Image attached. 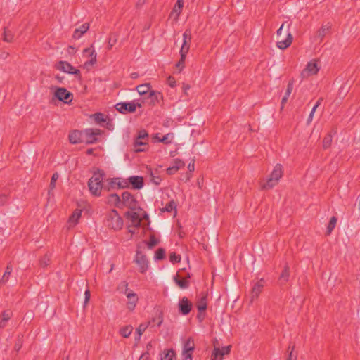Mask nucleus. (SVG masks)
<instances>
[{
	"label": "nucleus",
	"mask_w": 360,
	"mask_h": 360,
	"mask_svg": "<svg viewBox=\"0 0 360 360\" xmlns=\"http://www.w3.org/2000/svg\"><path fill=\"white\" fill-rule=\"evenodd\" d=\"M290 27V24L285 21L276 32L277 36L280 38L276 44L277 47L280 49L284 50L287 49L293 41V37L289 32Z\"/></svg>",
	"instance_id": "1"
},
{
	"label": "nucleus",
	"mask_w": 360,
	"mask_h": 360,
	"mask_svg": "<svg viewBox=\"0 0 360 360\" xmlns=\"http://www.w3.org/2000/svg\"><path fill=\"white\" fill-rule=\"evenodd\" d=\"M105 176L103 170L98 169L93 174V176L88 181V187L90 192L95 196H100L102 189L104 190L103 179Z\"/></svg>",
	"instance_id": "2"
},
{
	"label": "nucleus",
	"mask_w": 360,
	"mask_h": 360,
	"mask_svg": "<svg viewBox=\"0 0 360 360\" xmlns=\"http://www.w3.org/2000/svg\"><path fill=\"white\" fill-rule=\"evenodd\" d=\"M283 176V167L281 164H276L271 172L266 184L262 186V189L267 190L275 186Z\"/></svg>",
	"instance_id": "3"
},
{
	"label": "nucleus",
	"mask_w": 360,
	"mask_h": 360,
	"mask_svg": "<svg viewBox=\"0 0 360 360\" xmlns=\"http://www.w3.org/2000/svg\"><path fill=\"white\" fill-rule=\"evenodd\" d=\"M107 223L108 226L114 230H120L123 226V219L115 209L108 213Z\"/></svg>",
	"instance_id": "4"
},
{
	"label": "nucleus",
	"mask_w": 360,
	"mask_h": 360,
	"mask_svg": "<svg viewBox=\"0 0 360 360\" xmlns=\"http://www.w3.org/2000/svg\"><path fill=\"white\" fill-rule=\"evenodd\" d=\"M122 207L125 206L131 210L142 211V209L138 207V201L135 197L129 191H124L122 194Z\"/></svg>",
	"instance_id": "5"
},
{
	"label": "nucleus",
	"mask_w": 360,
	"mask_h": 360,
	"mask_svg": "<svg viewBox=\"0 0 360 360\" xmlns=\"http://www.w3.org/2000/svg\"><path fill=\"white\" fill-rule=\"evenodd\" d=\"M56 90L53 99H57L64 103L69 104L73 99V94L64 87H55Z\"/></svg>",
	"instance_id": "6"
},
{
	"label": "nucleus",
	"mask_w": 360,
	"mask_h": 360,
	"mask_svg": "<svg viewBox=\"0 0 360 360\" xmlns=\"http://www.w3.org/2000/svg\"><path fill=\"white\" fill-rule=\"evenodd\" d=\"M141 107V103L135 102V101L131 102H120L115 105L116 110L122 114L133 113L137 108Z\"/></svg>",
	"instance_id": "7"
},
{
	"label": "nucleus",
	"mask_w": 360,
	"mask_h": 360,
	"mask_svg": "<svg viewBox=\"0 0 360 360\" xmlns=\"http://www.w3.org/2000/svg\"><path fill=\"white\" fill-rule=\"evenodd\" d=\"M116 187L119 189H124L129 188V185L127 183L126 179H122L121 178L118 177L112 178L109 179L108 184L105 185L104 191L109 192Z\"/></svg>",
	"instance_id": "8"
},
{
	"label": "nucleus",
	"mask_w": 360,
	"mask_h": 360,
	"mask_svg": "<svg viewBox=\"0 0 360 360\" xmlns=\"http://www.w3.org/2000/svg\"><path fill=\"white\" fill-rule=\"evenodd\" d=\"M103 133V131L99 129H86L84 130V140L87 144H92L98 141L97 136Z\"/></svg>",
	"instance_id": "9"
},
{
	"label": "nucleus",
	"mask_w": 360,
	"mask_h": 360,
	"mask_svg": "<svg viewBox=\"0 0 360 360\" xmlns=\"http://www.w3.org/2000/svg\"><path fill=\"white\" fill-rule=\"evenodd\" d=\"M124 217L131 222V226L139 229L141 226L142 218L139 212L136 210L127 211L124 213Z\"/></svg>",
	"instance_id": "10"
},
{
	"label": "nucleus",
	"mask_w": 360,
	"mask_h": 360,
	"mask_svg": "<svg viewBox=\"0 0 360 360\" xmlns=\"http://www.w3.org/2000/svg\"><path fill=\"white\" fill-rule=\"evenodd\" d=\"M318 64L316 60H313L309 61L306 68L301 72L300 77L302 79L307 78L311 75H316L319 70Z\"/></svg>",
	"instance_id": "11"
},
{
	"label": "nucleus",
	"mask_w": 360,
	"mask_h": 360,
	"mask_svg": "<svg viewBox=\"0 0 360 360\" xmlns=\"http://www.w3.org/2000/svg\"><path fill=\"white\" fill-rule=\"evenodd\" d=\"M135 262L139 266V271L144 274L148 268V261L146 256L142 252L137 251Z\"/></svg>",
	"instance_id": "12"
},
{
	"label": "nucleus",
	"mask_w": 360,
	"mask_h": 360,
	"mask_svg": "<svg viewBox=\"0 0 360 360\" xmlns=\"http://www.w3.org/2000/svg\"><path fill=\"white\" fill-rule=\"evenodd\" d=\"M132 146V150L135 153L146 152L148 149V141H146L143 139L138 140V139L134 138Z\"/></svg>",
	"instance_id": "13"
},
{
	"label": "nucleus",
	"mask_w": 360,
	"mask_h": 360,
	"mask_svg": "<svg viewBox=\"0 0 360 360\" xmlns=\"http://www.w3.org/2000/svg\"><path fill=\"white\" fill-rule=\"evenodd\" d=\"M231 345H228L226 347H222L221 348L214 347L212 355V360H222L223 356L226 354H229L231 352Z\"/></svg>",
	"instance_id": "14"
},
{
	"label": "nucleus",
	"mask_w": 360,
	"mask_h": 360,
	"mask_svg": "<svg viewBox=\"0 0 360 360\" xmlns=\"http://www.w3.org/2000/svg\"><path fill=\"white\" fill-rule=\"evenodd\" d=\"M126 180L129 186L131 185V188L135 190H140L144 186V179L143 176H131Z\"/></svg>",
	"instance_id": "15"
},
{
	"label": "nucleus",
	"mask_w": 360,
	"mask_h": 360,
	"mask_svg": "<svg viewBox=\"0 0 360 360\" xmlns=\"http://www.w3.org/2000/svg\"><path fill=\"white\" fill-rule=\"evenodd\" d=\"M183 44L180 49V53L187 54L191 43V31L189 29L185 30L183 34Z\"/></svg>",
	"instance_id": "16"
},
{
	"label": "nucleus",
	"mask_w": 360,
	"mask_h": 360,
	"mask_svg": "<svg viewBox=\"0 0 360 360\" xmlns=\"http://www.w3.org/2000/svg\"><path fill=\"white\" fill-rule=\"evenodd\" d=\"M179 311L182 315H188L192 309V302L184 297L179 302Z\"/></svg>",
	"instance_id": "17"
},
{
	"label": "nucleus",
	"mask_w": 360,
	"mask_h": 360,
	"mask_svg": "<svg viewBox=\"0 0 360 360\" xmlns=\"http://www.w3.org/2000/svg\"><path fill=\"white\" fill-rule=\"evenodd\" d=\"M128 283L125 284L126 289L124 293L126 294L129 301L127 303V307L130 311H133L136 307V303L138 302V296L136 293L130 291L128 292L127 288Z\"/></svg>",
	"instance_id": "18"
},
{
	"label": "nucleus",
	"mask_w": 360,
	"mask_h": 360,
	"mask_svg": "<svg viewBox=\"0 0 360 360\" xmlns=\"http://www.w3.org/2000/svg\"><path fill=\"white\" fill-rule=\"evenodd\" d=\"M264 285V280L263 278H261L254 285L250 293V303H252L255 300L257 299L262 292Z\"/></svg>",
	"instance_id": "19"
},
{
	"label": "nucleus",
	"mask_w": 360,
	"mask_h": 360,
	"mask_svg": "<svg viewBox=\"0 0 360 360\" xmlns=\"http://www.w3.org/2000/svg\"><path fill=\"white\" fill-rule=\"evenodd\" d=\"M195 349L194 340L192 338H188L184 342L183 348L184 357H186L188 355L190 356V359H192V353Z\"/></svg>",
	"instance_id": "20"
},
{
	"label": "nucleus",
	"mask_w": 360,
	"mask_h": 360,
	"mask_svg": "<svg viewBox=\"0 0 360 360\" xmlns=\"http://www.w3.org/2000/svg\"><path fill=\"white\" fill-rule=\"evenodd\" d=\"M83 53L84 55H88L91 59L85 62L84 66L87 68L89 65H93L96 63V53L93 48V46L84 49Z\"/></svg>",
	"instance_id": "21"
},
{
	"label": "nucleus",
	"mask_w": 360,
	"mask_h": 360,
	"mask_svg": "<svg viewBox=\"0 0 360 360\" xmlns=\"http://www.w3.org/2000/svg\"><path fill=\"white\" fill-rule=\"evenodd\" d=\"M84 130H75L69 135V141L71 143L76 144L84 142Z\"/></svg>",
	"instance_id": "22"
},
{
	"label": "nucleus",
	"mask_w": 360,
	"mask_h": 360,
	"mask_svg": "<svg viewBox=\"0 0 360 360\" xmlns=\"http://www.w3.org/2000/svg\"><path fill=\"white\" fill-rule=\"evenodd\" d=\"M146 98L150 99V105H155L159 103L160 101L163 100L162 93L157 91H150Z\"/></svg>",
	"instance_id": "23"
},
{
	"label": "nucleus",
	"mask_w": 360,
	"mask_h": 360,
	"mask_svg": "<svg viewBox=\"0 0 360 360\" xmlns=\"http://www.w3.org/2000/svg\"><path fill=\"white\" fill-rule=\"evenodd\" d=\"M56 68L68 74L71 72V70H74V67L70 63L63 60H60L56 64Z\"/></svg>",
	"instance_id": "24"
},
{
	"label": "nucleus",
	"mask_w": 360,
	"mask_h": 360,
	"mask_svg": "<svg viewBox=\"0 0 360 360\" xmlns=\"http://www.w3.org/2000/svg\"><path fill=\"white\" fill-rule=\"evenodd\" d=\"M89 24L86 22L82 24L79 28H76L72 34L74 39H79L85 32L88 31Z\"/></svg>",
	"instance_id": "25"
},
{
	"label": "nucleus",
	"mask_w": 360,
	"mask_h": 360,
	"mask_svg": "<svg viewBox=\"0 0 360 360\" xmlns=\"http://www.w3.org/2000/svg\"><path fill=\"white\" fill-rule=\"evenodd\" d=\"M289 277L290 268L288 264H285L278 278L280 285H285L288 281Z\"/></svg>",
	"instance_id": "26"
},
{
	"label": "nucleus",
	"mask_w": 360,
	"mask_h": 360,
	"mask_svg": "<svg viewBox=\"0 0 360 360\" xmlns=\"http://www.w3.org/2000/svg\"><path fill=\"white\" fill-rule=\"evenodd\" d=\"M151 89L150 83L142 84L136 86V90L141 96H143L144 98L148 97Z\"/></svg>",
	"instance_id": "27"
},
{
	"label": "nucleus",
	"mask_w": 360,
	"mask_h": 360,
	"mask_svg": "<svg viewBox=\"0 0 360 360\" xmlns=\"http://www.w3.org/2000/svg\"><path fill=\"white\" fill-rule=\"evenodd\" d=\"M331 29V25L330 23H327L326 25H322L321 28L318 30L317 32V38L319 39L320 41H322L325 36L330 32Z\"/></svg>",
	"instance_id": "28"
},
{
	"label": "nucleus",
	"mask_w": 360,
	"mask_h": 360,
	"mask_svg": "<svg viewBox=\"0 0 360 360\" xmlns=\"http://www.w3.org/2000/svg\"><path fill=\"white\" fill-rule=\"evenodd\" d=\"M174 281L182 289L188 288L189 286V281L186 278H181L178 274L174 276Z\"/></svg>",
	"instance_id": "29"
},
{
	"label": "nucleus",
	"mask_w": 360,
	"mask_h": 360,
	"mask_svg": "<svg viewBox=\"0 0 360 360\" xmlns=\"http://www.w3.org/2000/svg\"><path fill=\"white\" fill-rule=\"evenodd\" d=\"M108 202L114 204L117 207H122V200L117 193H112L108 196Z\"/></svg>",
	"instance_id": "30"
},
{
	"label": "nucleus",
	"mask_w": 360,
	"mask_h": 360,
	"mask_svg": "<svg viewBox=\"0 0 360 360\" xmlns=\"http://www.w3.org/2000/svg\"><path fill=\"white\" fill-rule=\"evenodd\" d=\"M149 322L156 323L157 326L160 327L163 322V311L158 309L156 316L153 317Z\"/></svg>",
	"instance_id": "31"
},
{
	"label": "nucleus",
	"mask_w": 360,
	"mask_h": 360,
	"mask_svg": "<svg viewBox=\"0 0 360 360\" xmlns=\"http://www.w3.org/2000/svg\"><path fill=\"white\" fill-rule=\"evenodd\" d=\"M196 307L200 313L205 312L207 309V300L206 297H202L197 302Z\"/></svg>",
	"instance_id": "32"
},
{
	"label": "nucleus",
	"mask_w": 360,
	"mask_h": 360,
	"mask_svg": "<svg viewBox=\"0 0 360 360\" xmlns=\"http://www.w3.org/2000/svg\"><path fill=\"white\" fill-rule=\"evenodd\" d=\"M82 214V210L79 209H76L74 210L72 214L69 217V222L74 223L75 224L77 223L78 219L80 218Z\"/></svg>",
	"instance_id": "33"
},
{
	"label": "nucleus",
	"mask_w": 360,
	"mask_h": 360,
	"mask_svg": "<svg viewBox=\"0 0 360 360\" xmlns=\"http://www.w3.org/2000/svg\"><path fill=\"white\" fill-rule=\"evenodd\" d=\"M150 324V322H148L147 323H141L139 326L136 329V333L138 335V337L135 338L136 340H139L141 335L146 330L148 326Z\"/></svg>",
	"instance_id": "34"
},
{
	"label": "nucleus",
	"mask_w": 360,
	"mask_h": 360,
	"mask_svg": "<svg viewBox=\"0 0 360 360\" xmlns=\"http://www.w3.org/2000/svg\"><path fill=\"white\" fill-rule=\"evenodd\" d=\"M169 136H171L172 138L173 135L171 134H167L163 136L162 138H160L158 136V134H155L153 136V139H155V141L161 142V143H163L165 144H168V143H170L172 142V141L169 139Z\"/></svg>",
	"instance_id": "35"
},
{
	"label": "nucleus",
	"mask_w": 360,
	"mask_h": 360,
	"mask_svg": "<svg viewBox=\"0 0 360 360\" xmlns=\"http://www.w3.org/2000/svg\"><path fill=\"white\" fill-rule=\"evenodd\" d=\"M133 330V327L130 325L122 327L120 329V334L123 338H128Z\"/></svg>",
	"instance_id": "36"
},
{
	"label": "nucleus",
	"mask_w": 360,
	"mask_h": 360,
	"mask_svg": "<svg viewBox=\"0 0 360 360\" xmlns=\"http://www.w3.org/2000/svg\"><path fill=\"white\" fill-rule=\"evenodd\" d=\"M337 221H338V219L336 217L333 216L330 218V220L327 226L326 235L328 236L331 233V232L333 231V230L334 229V228L336 226Z\"/></svg>",
	"instance_id": "37"
},
{
	"label": "nucleus",
	"mask_w": 360,
	"mask_h": 360,
	"mask_svg": "<svg viewBox=\"0 0 360 360\" xmlns=\"http://www.w3.org/2000/svg\"><path fill=\"white\" fill-rule=\"evenodd\" d=\"M13 37L14 35L12 32L5 27L3 33V40L6 42H11L13 39Z\"/></svg>",
	"instance_id": "38"
},
{
	"label": "nucleus",
	"mask_w": 360,
	"mask_h": 360,
	"mask_svg": "<svg viewBox=\"0 0 360 360\" xmlns=\"http://www.w3.org/2000/svg\"><path fill=\"white\" fill-rule=\"evenodd\" d=\"M184 6V0H177L176 3L175 4L172 13H176V16H179L180 13H181L182 8Z\"/></svg>",
	"instance_id": "39"
},
{
	"label": "nucleus",
	"mask_w": 360,
	"mask_h": 360,
	"mask_svg": "<svg viewBox=\"0 0 360 360\" xmlns=\"http://www.w3.org/2000/svg\"><path fill=\"white\" fill-rule=\"evenodd\" d=\"M11 272H12V266L10 265H8L6 266V271H5L2 278L0 280L1 284H4L8 281V277L11 275Z\"/></svg>",
	"instance_id": "40"
},
{
	"label": "nucleus",
	"mask_w": 360,
	"mask_h": 360,
	"mask_svg": "<svg viewBox=\"0 0 360 360\" xmlns=\"http://www.w3.org/2000/svg\"><path fill=\"white\" fill-rule=\"evenodd\" d=\"M333 136L330 134H328L323 139V148L324 150L330 147L332 143Z\"/></svg>",
	"instance_id": "41"
},
{
	"label": "nucleus",
	"mask_w": 360,
	"mask_h": 360,
	"mask_svg": "<svg viewBox=\"0 0 360 360\" xmlns=\"http://www.w3.org/2000/svg\"><path fill=\"white\" fill-rule=\"evenodd\" d=\"M104 117H105V115L102 112H96L91 115V117L94 118L95 122L98 124L105 122L106 121V120Z\"/></svg>",
	"instance_id": "42"
},
{
	"label": "nucleus",
	"mask_w": 360,
	"mask_h": 360,
	"mask_svg": "<svg viewBox=\"0 0 360 360\" xmlns=\"http://www.w3.org/2000/svg\"><path fill=\"white\" fill-rule=\"evenodd\" d=\"M176 354L174 349H170L167 350L165 356L162 357L161 360H175Z\"/></svg>",
	"instance_id": "43"
},
{
	"label": "nucleus",
	"mask_w": 360,
	"mask_h": 360,
	"mask_svg": "<svg viewBox=\"0 0 360 360\" xmlns=\"http://www.w3.org/2000/svg\"><path fill=\"white\" fill-rule=\"evenodd\" d=\"M165 257V250L162 248H158L155 253L156 260H162Z\"/></svg>",
	"instance_id": "44"
},
{
	"label": "nucleus",
	"mask_w": 360,
	"mask_h": 360,
	"mask_svg": "<svg viewBox=\"0 0 360 360\" xmlns=\"http://www.w3.org/2000/svg\"><path fill=\"white\" fill-rule=\"evenodd\" d=\"M117 37L115 34H110L108 39V49L110 50L112 46L117 43Z\"/></svg>",
	"instance_id": "45"
},
{
	"label": "nucleus",
	"mask_w": 360,
	"mask_h": 360,
	"mask_svg": "<svg viewBox=\"0 0 360 360\" xmlns=\"http://www.w3.org/2000/svg\"><path fill=\"white\" fill-rule=\"evenodd\" d=\"M139 139H143L146 141H149L148 133L145 129H141L139 131L137 136L135 137Z\"/></svg>",
	"instance_id": "46"
},
{
	"label": "nucleus",
	"mask_w": 360,
	"mask_h": 360,
	"mask_svg": "<svg viewBox=\"0 0 360 360\" xmlns=\"http://www.w3.org/2000/svg\"><path fill=\"white\" fill-rule=\"evenodd\" d=\"M160 240L157 239L154 235H151L150 236V240L148 243L147 245L149 249L153 248L155 245L159 243Z\"/></svg>",
	"instance_id": "47"
},
{
	"label": "nucleus",
	"mask_w": 360,
	"mask_h": 360,
	"mask_svg": "<svg viewBox=\"0 0 360 360\" xmlns=\"http://www.w3.org/2000/svg\"><path fill=\"white\" fill-rule=\"evenodd\" d=\"M50 262H51V259H50L49 256L48 255V254H46L44 256V257H42L39 260V264L41 267L47 266L48 265H49Z\"/></svg>",
	"instance_id": "48"
},
{
	"label": "nucleus",
	"mask_w": 360,
	"mask_h": 360,
	"mask_svg": "<svg viewBox=\"0 0 360 360\" xmlns=\"http://www.w3.org/2000/svg\"><path fill=\"white\" fill-rule=\"evenodd\" d=\"M23 344V335H18L17 338V341L15 344L14 348L15 351L18 352L22 347Z\"/></svg>",
	"instance_id": "49"
},
{
	"label": "nucleus",
	"mask_w": 360,
	"mask_h": 360,
	"mask_svg": "<svg viewBox=\"0 0 360 360\" xmlns=\"http://www.w3.org/2000/svg\"><path fill=\"white\" fill-rule=\"evenodd\" d=\"M180 55H181V58L179 59L178 63L176 64V67L180 68V71H181L182 69L184 68L185 60H186L187 54L180 53Z\"/></svg>",
	"instance_id": "50"
},
{
	"label": "nucleus",
	"mask_w": 360,
	"mask_h": 360,
	"mask_svg": "<svg viewBox=\"0 0 360 360\" xmlns=\"http://www.w3.org/2000/svg\"><path fill=\"white\" fill-rule=\"evenodd\" d=\"M181 255H177L175 252H172L169 255V260L172 263H179L181 262Z\"/></svg>",
	"instance_id": "51"
},
{
	"label": "nucleus",
	"mask_w": 360,
	"mask_h": 360,
	"mask_svg": "<svg viewBox=\"0 0 360 360\" xmlns=\"http://www.w3.org/2000/svg\"><path fill=\"white\" fill-rule=\"evenodd\" d=\"M176 202L174 200H172L169 201L168 203H167V205L165 207V210L166 212H170L173 210H176Z\"/></svg>",
	"instance_id": "52"
},
{
	"label": "nucleus",
	"mask_w": 360,
	"mask_h": 360,
	"mask_svg": "<svg viewBox=\"0 0 360 360\" xmlns=\"http://www.w3.org/2000/svg\"><path fill=\"white\" fill-rule=\"evenodd\" d=\"M58 174L57 172L54 173L52 175L51 181H50V184H49L50 190H53L56 188V182L58 179Z\"/></svg>",
	"instance_id": "53"
},
{
	"label": "nucleus",
	"mask_w": 360,
	"mask_h": 360,
	"mask_svg": "<svg viewBox=\"0 0 360 360\" xmlns=\"http://www.w3.org/2000/svg\"><path fill=\"white\" fill-rule=\"evenodd\" d=\"M12 314L13 313L11 311L4 310L1 314L2 319H4V321H8L11 318Z\"/></svg>",
	"instance_id": "54"
},
{
	"label": "nucleus",
	"mask_w": 360,
	"mask_h": 360,
	"mask_svg": "<svg viewBox=\"0 0 360 360\" xmlns=\"http://www.w3.org/2000/svg\"><path fill=\"white\" fill-rule=\"evenodd\" d=\"M150 176H151V181L154 184L159 185L160 184L162 179L160 176H155L152 172H150Z\"/></svg>",
	"instance_id": "55"
},
{
	"label": "nucleus",
	"mask_w": 360,
	"mask_h": 360,
	"mask_svg": "<svg viewBox=\"0 0 360 360\" xmlns=\"http://www.w3.org/2000/svg\"><path fill=\"white\" fill-rule=\"evenodd\" d=\"M178 170H179L178 166L174 165V166L169 167L167 169V173L169 175H172V174H175Z\"/></svg>",
	"instance_id": "56"
},
{
	"label": "nucleus",
	"mask_w": 360,
	"mask_h": 360,
	"mask_svg": "<svg viewBox=\"0 0 360 360\" xmlns=\"http://www.w3.org/2000/svg\"><path fill=\"white\" fill-rule=\"evenodd\" d=\"M139 212L141 214V217L142 218V220L145 219V220L148 221V225H149L150 220H149L148 214L146 212L143 211V210H142V211H139Z\"/></svg>",
	"instance_id": "57"
},
{
	"label": "nucleus",
	"mask_w": 360,
	"mask_h": 360,
	"mask_svg": "<svg viewBox=\"0 0 360 360\" xmlns=\"http://www.w3.org/2000/svg\"><path fill=\"white\" fill-rule=\"evenodd\" d=\"M34 312L32 311H30L26 313L24 319H25L26 321L30 322L34 319Z\"/></svg>",
	"instance_id": "58"
},
{
	"label": "nucleus",
	"mask_w": 360,
	"mask_h": 360,
	"mask_svg": "<svg viewBox=\"0 0 360 360\" xmlns=\"http://www.w3.org/2000/svg\"><path fill=\"white\" fill-rule=\"evenodd\" d=\"M167 82H168L169 86H171L172 88H174L176 86V80L174 77L169 76L167 78Z\"/></svg>",
	"instance_id": "59"
},
{
	"label": "nucleus",
	"mask_w": 360,
	"mask_h": 360,
	"mask_svg": "<svg viewBox=\"0 0 360 360\" xmlns=\"http://www.w3.org/2000/svg\"><path fill=\"white\" fill-rule=\"evenodd\" d=\"M294 79H292L288 82L286 92L291 94L293 89Z\"/></svg>",
	"instance_id": "60"
},
{
	"label": "nucleus",
	"mask_w": 360,
	"mask_h": 360,
	"mask_svg": "<svg viewBox=\"0 0 360 360\" xmlns=\"http://www.w3.org/2000/svg\"><path fill=\"white\" fill-rule=\"evenodd\" d=\"M8 201V196L5 194L0 195V207L4 205Z\"/></svg>",
	"instance_id": "61"
},
{
	"label": "nucleus",
	"mask_w": 360,
	"mask_h": 360,
	"mask_svg": "<svg viewBox=\"0 0 360 360\" xmlns=\"http://www.w3.org/2000/svg\"><path fill=\"white\" fill-rule=\"evenodd\" d=\"M174 163H175V165H174L175 166H178V169H179L181 167H184L185 165L184 162L178 158L174 160Z\"/></svg>",
	"instance_id": "62"
},
{
	"label": "nucleus",
	"mask_w": 360,
	"mask_h": 360,
	"mask_svg": "<svg viewBox=\"0 0 360 360\" xmlns=\"http://www.w3.org/2000/svg\"><path fill=\"white\" fill-rule=\"evenodd\" d=\"M70 74L75 75L79 79H81L82 78L79 70L75 69V68L74 70H71V72H70Z\"/></svg>",
	"instance_id": "63"
},
{
	"label": "nucleus",
	"mask_w": 360,
	"mask_h": 360,
	"mask_svg": "<svg viewBox=\"0 0 360 360\" xmlns=\"http://www.w3.org/2000/svg\"><path fill=\"white\" fill-rule=\"evenodd\" d=\"M84 304H86L89 301L91 293L89 290H86L84 293Z\"/></svg>",
	"instance_id": "64"
}]
</instances>
